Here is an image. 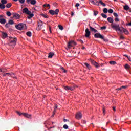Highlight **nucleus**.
Masks as SVG:
<instances>
[{"mask_svg":"<svg viewBox=\"0 0 131 131\" xmlns=\"http://www.w3.org/2000/svg\"><path fill=\"white\" fill-rule=\"evenodd\" d=\"M100 28H101V30H104L107 28V27L103 26V27H101Z\"/></svg>","mask_w":131,"mask_h":131,"instance_id":"nucleus-46","label":"nucleus"},{"mask_svg":"<svg viewBox=\"0 0 131 131\" xmlns=\"http://www.w3.org/2000/svg\"><path fill=\"white\" fill-rule=\"evenodd\" d=\"M94 37H95V38H100L101 39H103L104 41H107V39H105V38L104 37V36L102 35L100 33H96L94 35Z\"/></svg>","mask_w":131,"mask_h":131,"instance_id":"nucleus-5","label":"nucleus"},{"mask_svg":"<svg viewBox=\"0 0 131 131\" xmlns=\"http://www.w3.org/2000/svg\"><path fill=\"white\" fill-rule=\"evenodd\" d=\"M127 88V86H122L121 87V89H126V88Z\"/></svg>","mask_w":131,"mask_h":131,"instance_id":"nucleus-55","label":"nucleus"},{"mask_svg":"<svg viewBox=\"0 0 131 131\" xmlns=\"http://www.w3.org/2000/svg\"><path fill=\"white\" fill-rule=\"evenodd\" d=\"M79 41H80L81 43H83V41L82 40H79Z\"/></svg>","mask_w":131,"mask_h":131,"instance_id":"nucleus-61","label":"nucleus"},{"mask_svg":"<svg viewBox=\"0 0 131 131\" xmlns=\"http://www.w3.org/2000/svg\"><path fill=\"white\" fill-rule=\"evenodd\" d=\"M84 64L88 68V69H90L91 68V66L88 63H84Z\"/></svg>","mask_w":131,"mask_h":131,"instance_id":"nucleus-28","label":"nucleus"},{"mask_svg":"<svg viewBox=\"0 0 131 131\" xmlns=\"http://www.w3.org/2000/svg\"><path fill=\"white\" fill-rule=\"evenodd\" d=\"M102 110H103V113L104 115H105V114H106V108H105V106L103 107Z\"/></svg>","mask_w":131,"mask_h":131,"instance_id":"nucleus-35","label":"nucleus"},{"mask_svg":"<svg viewBox=\"0 0 131 131\" xmlns=\"http://www.w3.org/2000/svg\"><path fill=\"white\" fill-rule=\"evenodd\" d=\"M11 77H13V78H15V79H17V76H16V75H13L12 76H11Z\"/></svg>","mask_w":131,"mask_h":131,"instance_id":"nucleus-51","label":"nucleus"},{"mask_svg":"<svg viewBox=\"0 0 131 131\" xmlns=\"http://www.w3.org/2000/svg\"><path fill=\"white\" fill-rule=\"evenodd\" d=\"M19 2L20 4H24V3H25V0H19Z\"/></svg>","mask_w":131,"mask_h":131,"instance_id":"nucleus-48","label":"nucleus"},{"mask_svg":"<svg viewBox=\"0 0 131 131\" xmlns=\"http://www.w3.org/2000/svg\"><path fill=\"white\" fill-rule=\"evenodd\" d=\"M85 37H90V36L91 35V31H90V30H89V28H86L85 31Z\"/></svg>","mask_w":131,"mask_h":131,"instance_id":"nucleus-11","label":"nucleus"},{"mask_svg":"<svg viewBox=\"0 0 131 131\" xmlns=\"http://www.w3.org/2000/svg\"><path fill=\"white\" fill-rule=\"evenodd\" d=\"M16 43H17V38H11L9 43V46H11V47H15L16 46Z\"/></svg>","mask_w":131,"mask_h":131,"instance_id":"nucleus-3","label":"nucleus"},{"mask_svg":"<svg viewBox=\"0 0 131 131\" xmlns=\"http://www.w3.org/2000/svg\"><path fill=\"white\" fill-rule=\"evenodd\" d=\"M113 110L115 112V111H116V107L115 106H113Z\"/></svg>","mask_w":131,"mask_h":131,"instance_id":"nucleus-54","label":"nucleus"},{"mask_svg":"<svg viewBox=\"0 0 131 131\" xmlns=\"http://www.w3.org/2000/svg\"><path fill=\"white\" fill-rule=\"evenodd\" d=\"M26 35H27V36H29V37H31V35H32L31 32L30 31L27 32L26 33Z\"/></svg>","mask_w":131,"mask_h":131,"instance_id":"nucleus-27","label":"nucleus"},{"mask_svg":"<svg viewBox=\"0 0 131 131\" xmlns=\"http://www.w3.org/2000/svg\"><path fill=\"white\" fill-rule=\"evenodd\" d=\"M111 26L113 29H114L116 31H121L120 29V27H119V25L115 24L114 23L111 24Z\"/></svg>","mask_w":131,"mask_h":131,"instance_id":"nucleus-4","label":"nucleus"},{"mask_svg":"<svg viewBox=\"0 0 131 131\" xmlns=\"http://www.w3.org/2000/svg\"><path fill=\"white\" fill-rule=\"evenodd\" d=\"M16 29L18 30H26L27 29V27L26 26V24L20 23L17 25L15 26Z\"/></svg>","mask_w":131,"mask_h":131,"instance_id":"nucleus-2","label":"nucleus"},{"mask_svg":"<svg viewBox=\"0 0 131 131\" xmlns=\"http://www.w3.org/2000/svg\"><path fill=\"white\" fill-rule=\"evenodd\" d=\"M121 32L123 31L125 33V34H128V31L123 28H122V30L120 31Z\"/></svg>","mask_w":131,"mask_h":131,"instance_id":"nucleus-15","label":"nucleus"},{"mask_svg":"<svg viewBox=\"0 0 131 131\" xmlns=\"http://www.w3.org/2000/svg\"><path fill=\"white\" fill-rule=\"evenodd\" d=\"M108 13H109V14H112V13H113V10H112V9H109L108 10Z\"/></svg>","mask_w":131,"mask_h":131,"instance_id":"nucleus-43","label":"nucleus"},{"mask_svg":"<svg viewBox=\"0 0 131 131\" xmlns=\"http://www.w3.org/2000/svg\"><path fill=\"white\" fill-rule=\"evenodd\" d=\"M27 4H31V5H34L36 4V0H26Z\"/></svg>","mask_w":131,"mask_h":131,"instance_id":"nucleus-12","label":"nucleus"},{"mask_svg":"<svg viewBox=\"0 0 131 131\" xmlns=\"http://www.w3.org/2000/svg\"><path fill=\"white\" fill-rule=\"evenodd\" d=\"M23 115L26 117V118H31L32 115L31 114H28V113H23Z\"/></svg>","mask_w":131,"mask_h":131,"instance_id":"nucleus-14","label":"nucleus"},{"mask_svg":"<svg viewBox=\"0 0 131 131\" xmlns=\"http://www.w3.org/2000/svg\"><path fill=\"white\" fill-rule=\"evenodd\" d=\"M124 57H126V58H127L128 59V60H129V58H128V56H127V55L124 54Z\"/></svg>","mask_w":131,"mask_h":131,"instance_id":"nucleus-56","label":"nucleus"},{"mask_svg":"<svg viewBox=\"0 0 131 131\" xmlns=\"http://www.w3.org/2000/svg\"><path fill=\"white\" fill-rule=\"evenodd\" d=\"M64 89L66 91H74V89H75V86H64Z\"/></svg>","mask_w":131,"mask_h":131,"instance_id":"nucleus-10","label":"nucleus"},{"mask_svg":"<svg viewBox=\"0 0 131 131\" xmlns=\"http://www.w3.org/2000/svg\"><path fill=\"white\" fill-rule=\"evenodd\" d=\"M93 5H95L96 6H100V2L96 1V3H95V2L93 3Z\"/></svg>","mask_w":131,"mask_h":131,"instance_id":"nucleus-32","label":"nucleus"},{"mask_svg":"<svg viewBox=\"0 0 131 131\" xmlns=\"http://www.w3.org/2000/svg\"><path fill=\"white\" fill-rule=\"evenodd\" d=\"M37 24H38V26L36 28V30H37L38 31H39V30H41L42 28V25L43 24L42 23L41 20H39L37 21Z\"/></svg>","mask_w":131,"mask_h":131,"instance_id":"nucleus-6","label":"nucleus"},{"mask_svg":"<svg viewBox=\"0 0 131 131\" xmlns=\"http://www.w3.org/2000/svg\"><path fill=\"white\" fill-rule=\"evenodd\" d=\"M130 68V67L127 64H125V69H129Z\"/></svg>","mask_w":131,"mask_h":131,"instance_id":"nucleus-37","label":"nucleus"},{"mask_svg":"<svg viewBox=\"0 0 131 131\" xmlns=\"http://www.w3.org/2000/svg\"><path fill=\"white\" fill-rule=\"evenodd\" d=\"M16 113H17V114H18V115H19L20 116H21V115H23V113L19 111H16Z\"/></svg>","mask_w":131,"mask_h":131,"instance_id":"nucleus-42","label":"nucleus"},{"mask_svg":"<svg viewBox=\"0 0 131 131\" xmlns=\"http://www.w3.org/2000/svg\"><path fill=\"white\" fill-rule=\"evenodd\" d=\"M6 15H7V16H8V17H11V16H12V13L10 11H7L6 12Z\"/></svg>","mask_w":131,"mask_h":131,"instance_id":"nucleus-30","label":"nucleus"},{"mask_svg":"<svg viewBox=\"0 0 131 131\" xmlns=\"http://www.w3.org/2000/svg\"><path fill=\"white\" fill-rule=\"evenodd\" d=\"M107 21L108 22H110V23H112H112H113L114 20L113 19V18H112V17H108Z\"/></svg>","mask_w":131,"mask_h":131,"instance_id":"nucleus-17","label":"nucleus"},{"mask_svg":"<svg viewBox=\"0 0 131 131\" xmlns=\"http://www.w3.org/2000/svg\"><path fill=\"white\" fill-rule=\"evenodd\" d=\"M75 118L78 120L81 119V118H82V114H81L80 112H78L76 113L75 115Z\"/></svg>","mask_w":131,"mask_h":131,"instance_id":"nucleus-8","label":"nucleus"},{"mask_svg":"<svg viewBox=\"0 0 131 131\" xmlns=\"http://www.w3.org/2000/svg\"><path fill=\"white\" fill-rule=\"evenodd\" d=\"M60 69L63 71V73H66V72H67V70H66L64 67H61Z\"/></svg>","mask_w":131,"mask_h":131,"instance_id":"nucleus-23","label":"nucleus"},{"mask_svg":"<svg viewBox=\"0 0 131 131\" xmlns=\"http://www.w3.org/2000/svg\"><path fill=\"white\" fill-rule=\"evenodd\" d=\"M101 16L103 17V18H104L105 19H106V18H107V15L102 13L101 14Z\"/></svg>","mask_w":131,"mask_h":131,"instance_id":"nucleus-40","label":"nucleus"},{"mask_svg":"<svg viewBox=\"0 0 131 131\" xmlns=\"http://www.w3.org/2000/svg\"><path fill=\"white\" fill-rule=\"evenodd\" d=\"M59 12H60V10L59 9H56L55 11H54L53 10H49V13L51 14V15H58L59 14Z\"/></svg>","mask_w":131,"mask_h":131,"instance_id":"nucleus-7","label":"nucleus"},{"mask_svg":"<svg viewBox=\"0 0 131 131\" xmlns=\"http://www.w3.org/2000/svg\"><path fill=\"white\" fill-rule=\"evenodd\" d=\"M58 28L60 30H63V29H64V27L62 25H58Z\"/></svg>","mask_w":131,"mask_h":131,"instance_id":"nucleus-36","label":"nucleus"},{"mask_svg":"<svg viewBox=\"0 0 131 131\" xmlns=\"http://www.w3.org/2000/svg\"><path fill=\"white\" fill-rule=\"evenodd\" d=\"M13 18H15V19H20L21 18V16L19 15L18 13H14L13 14Z\"/></svg>","mask_w":131,"mask_h":131,"instance_id":"nucleus-13","label":"nucleus"},{"mask_svg":"<svg viewBox=\"0 0 131 131\" xmlns=\"http://www.w3.org/2000/svg\"><path fill=\"white\" fill-rule=\"evenodd\" d=\"M23 13L24 14H26V15H29L28 16V19H31V18L34 16V14H33V13H31V12L29 11L27 8H25L23 9Z\"/></svg>","mask_w":131,"mask_h":131,"instance_id":"nucleus-1","label":"nucleus"},{"mask_svg":"<svg viewBox=\"0 0 131 131\" xmlns=\"http://www.w3.org/2000/svg\"><path fill=\"white\" fill-rule=\"evenodd\" d=\"M75 7H79V3H76L75 5Z\"/></svg>","mask_w":131,"mask_h":131,"instance_id":"nucleus-57","label":"nucleus"},{"mask_svg":"<svg viewBox=\"0 0 131 131\" xmlns=\"http://www.w3.org/2000/svg\"><path fill=\"white\" fill-rule=\"evenodd\" d=\"M99 14V12L98 11H94V16H97V15Z\"/></svg>","mask_w":131,"mask_h":131,"instance_id":"nucleus-45","label":"nucleus"},{"mask_svg":"<svg viewBox=\"0 0 131 131\" xmlns=\"http://www.w3.org/2000/svg\"><path fill=\"white\" fill-rule=\"evenodd\" d=\"M2 35L3 36V37H4V38H6V37H7V36H8V34H7V33H2Z\"/></svg>","mask_w":131,"mask_h":131,"instance_id":"nucleus-34","label":"nucleus"},{"mask_svg":"<svg viewBox=\"0 0 131 131\" xmlns=\"http://www.w3.org/2000/svg\"><path fill=\"white\" fill-rule=\"evenodd\" d=\"M1 72H3V73H5V72H7V69H2Z\"/></svg>","mask_w":131,"mask_h":131,"instance_id":"nucleus-47","label":"nucleus"},{"mask_svg":"<svg viewBox=\"0 0 131 131\" xmlns=\"http://www.w3.org/2000/svg\"><path fill=\"white\" fill-rule=\"evenodd\" d=\"M46 7H49V9H51V5H50V4H45L43 5V8H46Z\"/></svg>","mask_w":131,"mask_h":131,"instance_id":"nucleus-25","label":"nucleus"},{"mask_svg":"<svg viewBox=\"0 0 131 131\" xmlns=\"http://www.w3.org/2000/svg\"><path fill=\"white\" fill-rule=\"evenodd\" d=\"M40 15L43 17V18H46V19H48V18H49V16H48V15L46 14L42 13L40 14Z\"/></svg>","mask_w":131,"mask_h":131,"instance_id":"nucleus-19","label":"nucleus"},{"mask_svg":"<svg viewBox=\"0 0 131 131\" xmlns=\"http://www.w3.org/2000/svg\"><path fill=\"white\" fill-rule=\"evenodd\" d=\"M129 9V7H128V6L125 5V6H124V10L127 11V10H128Z\"/></svg>","mask_w":131,"mask_h":131,"instance_id":"nucleus-31","label":"nucleus"},{"mask_svg":"<svg viewBox=\"0 0 131 131\" xmlns=\"http://www.w3.org/2000/svg\"><path fill=\"white\" fill-rule=\"evenodd\" d=\"M116 91H121V87L116 89Z\"/></svg>","mask_w":131,"mask_h":131,"instance_id":"nucleus-59","label":"nucleus"},{"mask_svg":"<svg viewBox=\"0 0 131 131\" xmlns=\"http://www.w3.org/2000/svg\"><path fill=\"white\" fill-rule=\"evenodd\" d=\"M1 3L3 5H6V4L8 3V1H7V0H1Z\"/></svg>","mask_w":131,"mask_h":131,"instance_id":"nucleus-22","label":"nucleus"},{"mask_svg":"<svg viewBox=\"0 0 131 131\" xmlns=\"http://www.w3.org/2000/svg\"><path fill=\"white\" fill-rule=\"evenodd\" d=\"M7 75H10V76L12 75H15V73H7Z\"/></svg>","mask_w":131,"mask_h":131,"instance_id":"nucleus-39","label":"nucleus"},{"mask_svg":"<svg viewBox=\"0 0 131 131\" xmlns=\"http://www.w3.org/2000/svg\"><path fill=\"white\" fill-rule=\"evenodd\" d=\"M115 22H118L119 21V19L118 18V17H116L115 19Z\"/></svg>","mask_w":131,"mask_h":131,"instance_id":"nucleus-53","label":"nucleus"},{"mask_svg":"<svg viewBox=\"0 0 131 131\" xmlns=\"http://www.w3.org/2000/svg\"><path fill=\"white\" fill-rule=\"evenodd\" d=\"M103 13L107 14L108 13V9L107 8L103 9Z\"/></svg>","mask_w":131,"mask_h":131,"instance_id":"nucleus-38","label":"nucleus"},{"mask_svg":"<svg viewBox=\"0 0 131 131\" xmlns=\"http://www.w3.org/2000/svg\"><path fill=\"white\" fill-rule=\"evenodd\" d=\"M5 26H6V27H7V28H8V27H9V23L6 24L5 25Z\"/></svg>","mask_w":131,"mask_h":131,"instance_id":"nucleus-60","label":"nucleus"},{"mask_svg":"<svg viewBox=\"0 0 131 131\" xmlns=\"http://www.w3.org/2000/svg\"><path fill=\"white\" fill-rule=\"evenodd\" d=\"M91 62L93 64V65H94V64H95V63H96V61H95V60H94L93 59L91 60Z\"/></svg>","mask_w":131,"mask_h":131,"instance_id":"nucleus-50","label":"nucleus"},{"mask_svg":"<svg viewBox=\"0 0 131 131\" xmlns=\"http://www.w3.org/2000/svg\"><path fill=\"white\" fill-rule=\"evenodd\" d=\"M7 75H8L7 74V73H4V74L3 75V77H5V76H7Z\"/></svg>","mask_w":131,"mask_h":131,"instance_id":"nucleus-58","label":"nucleus"},{"mask_svg":"<svg viewBox=\"0 0 131 131\" xmlns=\"http://www.w3.org/2000/svg\"><path fill=\"white\" fill-rule=\"evenodd\" d=\"M54 55H55V54L54 53L50 52L48 56V58H53V56H54Z\"/></svg>","mask_w":131,"mask_h":131,"instance_id":"nucleus-20","label":"nucleus"},{"mask_svg":"<svg viewBox=\"0 0 131 131\" xmlns=\"http://www.w3.org/2000/svg\"><path fill=\"white\" fill-rule=\"evenodd\" d=\"M94 66H95V67H96V68L100 67V66H99V64L97 62L94 63Z\"/></svg>","mask_w":131,"mask_h":131,"instance_id":"nucleus-41","label":"nucleus"},{"mask_svg":"<svg viewBox=\"0 0 131 131\" xmlns=\"http://www.w3.org/2000/svg\"><path fill=\"white\" fill-rule=\"evenodd\" d=\"M99 4H100V5L103 7H106V4L104 3L102 0L99 1Z\"/></svg>","mask_w":131,"mask_h":131,"instance_id":"nucleus-21","label":"nucleus"},{"mask_svg":"<svg viewBox=\"0 0 131 131\" xmlns=\"http://www.w3.org/2000/svg\"><path fill=\"white\" fill-rule=\"evenodd\" d=\"M120 39H124V37L121 35L120 36Z\"/></svg>","mask_w":131,"mask_h":131,"instance_id":"nucleus-52","label":"nucleus"},{"mask_svg":"<svg viewBox=\"0 0 131 131\" xmlns=\"http://www.w3.org/2000/svg\"><path fill=\"white\" fill-rule=\"evenodd\" d=\"M128 26H131V21L130 23H129L128 24H127V25Z\"/></svg>","mask_w":131,"mask_h":131,"instance_id":"nucleus-63","label":"nucleus"},{"mask_svg":"<svg viewBox=\"0 0 131 131\" xmlns=\"http://www.w3.org/2000/svg\"><path fill=\"white\" fill-rule=\"evenodd\" d=\"M76 43L74 41H70L68 43V48H71L73 46H76Z\"/></svg>","mask_w":131,"mask_h":131,"instance_id":"nucleus-9","label":"nucleus"},{"mask_svg":"<svg viewBox=\"0 0 131 131\" xmlns=\"http://www.w3.org/2000/svg\"><path fill=\"white\" fill-rule=\"evenodd\" d=\"M113 15H114V16L115 17H116V18H117V17H118V14H117V13H115V12H114V13H113Z\"/></svg>","mask_w":131,"mask_h":131,"instance_id":"nucleus-49","label":"nucleus"},{"mask_svg":"<svg viewBox=\"0 0 131 131\" xmlns=\"http://www.w3.org/2000/svg\"><path fill=\"white\" fill-rule=\"evenodd\" d=\"M6 8V5L5 4H1L0 5V9H4Z\"/></svg>","mask_w":131,"mask_h":131,"instance_id":"nucleus-26","label":"nucleus"},{"mask_svg":"<svg viewBox=\"0 0 131 131\" xmlns=\"http://www.w3.org/2000/svg\"><path fill=\"white\" fill-rule=\"evenodd\" d=\"M12 7V3H8L7 5H6V8H8V9L11 8Z\"/></svg>","mask_w":131,"mask_h":131,"instance_id":"nucleus-24","label":"nucleus"},{"mask_svg":"<svg viewBox=\"0 0 131 131\" xmlns=\"http://www.w3.org/2000/svg\"><path fill=\"white\" fill-rule=\"evenodd\" d=\"M82 123H86V122L84 120L82 121Z\"/></svg>","mask_w":131,"mask_h":131,"instance_id":"nucleus-64","label":"nucleus"},{"mask_svg":"<svg viewBox=\"0 0 131 131\" xmlns=\"http://www.w3.org/2000/svg\"><path fill=\"white\" fill-rule=\"evenodd\" d=\"M8 24H10L11 25H13L14 24V21L13 20H9L8 21Z\"/></svg>","mask_w":131,"mask_h":131,"instance_id":"nucleus-33","label":"nucleus"},{"mask_svg":"<svg viewBox=\"0 0 131 131\" xmlns=\"http://www.w3.org/2000/svg\"><path fill=\"white\" fill-rule=\"evenodd\" d=\"M89 27H90L91 30H92V31H94V32H98V30L95 29V28H94L92 27L91 26H90V25H89Z\"/></svg>","mask_w":131,"mask_h":131,"instance_id":"nucleus-18","label":"nucleus"},{"mask_svg":"<svg viewBox=\"0 0 131 131\" xmlns=\"http://www.w3.org/2000/svg\"><path fill=\"white\" fill-rule=\"evenodd\" d=\"M0 23H1V24H6V19L0 18Z\"/></svg>","mask_w":131,"mask_h":131,"instance_id":"nucleus-16","label":"nucleus"},{"mask_svg":"<svg viewBox=\"0 0 131 131\" xmlns=\"http://www.w3.org/2000/svg\"><path fill=\"white\" fill-rule=\"evenodd\" d=\"M55 109H57L58 108V105L55 104V107L54 108Z\"/></svg>","mask_w":131,"mask_h":131,"instance_id":"nucleus-62","label":"nucleus"},{"mask_svg":"<svg viewBox=\"0 0 131 131\" xmlns=\"http://www.w3.org/2000/svg\"><path fill=\"white\" fill-rule=\"evenodd\" d=\"M63 128H64V129H68V125L65 124L63 125Z\"/></svg>","mask_w":131,"mask_h":131,"instance_id":"nucleus-44","label":"nucleus"},{"mask_svg":"<svg viewBox=\"0 0 131 131\" xmlns=\"http://www.w3.org/2000/svg\"><path fill=\"white\" fill-rule=\"evenodd\" d=\"M109 63L110 64V65H115V64H116V62L114 61H110L109 62Z\"/></svg>","mask_w":131,"mask_h":131,"instance_id":"nucleus-29","label":"nucleus"}]
</instances>
